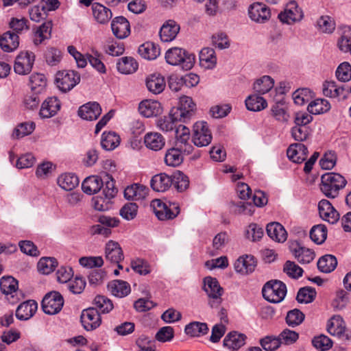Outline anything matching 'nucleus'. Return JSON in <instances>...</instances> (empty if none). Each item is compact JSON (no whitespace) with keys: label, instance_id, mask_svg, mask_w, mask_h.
Wrapping results in <instances>:
<instances>
[{"label":"nucleus","instance_id":"obj_50","mask_svg":"<svg viewBox=\"0 0 351 351\" xmlns=\"http://www.w3.org/2000/svg\"><path fill=\"white\" fill-rule=\"evenodd\" d=\"M274 85V80L268 75H264L254 82V90L258 94L263 95L269 92Z\"/></svg>","mask_w":351,"mask_h":351},{"label":"nucleus","instance_id":"obj_32","mask_svg":"<svg viewBox=\"0 0 351 351\" xmlns=\"http://www.w3.org/2000/svg\"><path fill=\"white\" fill-rule=\"evenodd\" d=\"M268 236L273 240L279 243L286 241L287 234L284 227L278 222H271L266 228Z\"/></svg>","mask_w":351,"mask_h":351},{"label":"nucleus","instance_id":"obj_3","mask_svg":"<svg viewBox=\"0 0 351 351\" xmlns=\"http://www.w3.org/2000/svg\"><path fill=\"white\" fill-rule=\"evenodd\" d=\"M172 115L178 119L180 122L188 123L195 114L196 105L191 97L182 96L180 97L179 105L171 110Z\"/></svg>","mask_w":351,"mask_h":351},{"label":"nucleus","instance_id":"obj_31","mask_svg":"<svg viewBox=\"0 0 351 351\" xmlns=\"http://www.w3.org/2000/svg\"><path fill=\"white\" fill-rule=\"evenodd\" d=\"M117 68L119 73L128 75L137 71L138 64L133 57L125 56L118 60Z\"/></svg>","mask_w":351,"mask_h":351},{"label":"nucleus","instance_id":"obj_10","mask_svg":"<svg viewBox=\"0 0 351 351\" xmlns=\"http://www.w3.org/2000/svg\"><path fill=\"white\" fill-rule=\"evenodd\" d=\"M213 136L208 128V123L205 121H197L193 125V142L197 147H205L208 145Z\"/></svg>","mask_w":351,"mask_h":351},{"label":"nucleus","instance_id":"obj_27","mask_svg":"<svg viewBox=\"0 0 351 351\" xmlns=\"http://www.w3.org/2000/svg\"><path fill=\"white\" fill-rule=\"evenodd\" d=\"M149 189L141 184H133L125 188L124 197L127 199L140 200L144 199L148 194Z\"/></svg>","mask_w":351,"mask_h":351},{"label":"nucleus","instance_id":"obj_47","mask_svg":"<svg viewBox=\"0 0 351 351\" xmlns=\"http://www.w3.org/2000/svg\"><path fill=\"white\" fill-rule=\"evenodd\" d=\"M184 331L191 337H199L207 334L208 327L206 323L193 322L185 326Z\"/></svg>","mask_w":351,"mask_h":351},{"label":"nucleus","instance_id":"obj_41","mask_svg":"<svg viewBox=\"0 0 351 351\" xmlns=\"http://www.w3.org/2000/svg\"><path fill=\"white\" fill-rule=\"evenodd\" d=\"M58 185L65 191H71L79 184V179L74 173H64L58 178Z\"/></svg>","mask_w":351,"mask_h":351},{"label":"nucleus","instance_id":"obj_43","mask_svg":"<svg viewBox=\"0 0 351 351\" xmlns=\"http://www.w3.org/2000/svg\"><path fill=\"white\" fill-rule=\"evenodd\" d=\"M120 143V137L115 132H104L101 136V145L107 151L113 150Z\"/></svg>","mask_w":351,"mask_h":351},{"label":"nucleus","instance_id":"obj_57","mask_svg":"<svg viewBox=\"0 0 351 351\" xmlns=\"http://www.w3.org/2000/svg\"><path fill=\"white\" fill-rule=\"evenodd\" d=\"M342 322V318L340 316H333L328 322V332L332 335L341 336L345 330L344 327L341 326Z\"/></svg>","mask_w":351,"mask_h":351},{"label":"nucleus","instance_id":"obj_63","mask_svg":"<svg viewBox=\"0 0 351 351\" xmlns=\"http://www.w3.org/2000/svg\"><path fill=\"white\" fill-rule=\"evenodd\" d=\"M313 346L320 351L328 350L332 346V340L324 335L315 337L312 340Z\"/></svg>","mask_w":351,"mask_h":351},{"label":"nucleus","instance_id":"obj_15","mask_svg":"<svg viewBox=\"0 0 351 351\" xmlns=\"http://www.w3.org/2000/svg\"><path fill=\"white\" fill-rule=\"evenodd\" d=\"M248 14L252 21L261 23H265L271 17V12L267 6L258 2L254 3L250 6Z\"/></svg>","mask_w":351,"mask_h":351},{"label":"nucleus","instance_id":"obj_60","mask_svg":"<svg viewBox=\"0 0 351 351\" xmlns=\"http://www.w3.org/2000/svg\"><path fill=\"white\" fill-rule=\"evenodd\" d=\"M35 129L34 122H25L18 125L14 129L12 136L16 138H21L30 134Z\"/></svg>","mask_w":351,"mask_h":351},{"label":"nucleus","instance_id":"obj_37","mask_svg":"<svg viewBox=\"0 0 351 351\" xmlns=\"http://www.w3.org/2000/svg\"><path fill=\"white\" fill-rule=\"evenodd\" d=\"M108 289L113 295L119 298L128 295L131 291L130 285L127 282L120 280L110 282L108 285Z\"/></svg>","mask_w":351,"mask_h":351},{"label":"nucleus","instance_id":"obj_39","mask_svg":"<svg viewBox=\"0 0 351 351\" xmlns=\"http://www.w3.org/2000/svg\"><path fill=\"white\" fill-rule=\"evenodd\" d=\"M52 22L48 21L43 23L34 32V43L35 45L41 44L44 40L51 38Z\"/></svg>","mask_w":351,"mask_h":351},{"label":"nucleus","instance_id":"obj_34","mask_svg":"<svg viewBox=\"0 0 351 351\" xmlns=\"http://www.w3.org/2000/svg\"><path fill=\"white\" fill-rule=\"evenodd\" d=\"M138 52L139 55L147 60H155L160 53L158 45L153 42H145L140 45Z\"/></svg>","mask_w":351,"mask_h":351},{"label":"nucleus","instance_id":"obj_35","mask_svg":"<svg viewBox=\"0 0 351 351\" xmlns=\"http://www.w3.org/2000/svg\"><path fill=\"white\" fill-rule=\"evenodd\" d=\"M92 10L94 18L99 23L106 24L112 16L111 10L99 3H94Z\"/></svg>","mask_w":351,"mask_h":351},{"label":"nucleus","instance_id":"obj_18","mask_svg":"<svg viewBox=\"0 0 351 351\" xmlns=\"http://www.w3.org/2000/svg\"><path fill=\"white\" fill-rule=\"evenodd\" d=\"M77 113L84 120L93 121L101 114V108L97 102L90 101L80 106Z\"/></svg>","mask_w":351,"mask_h":351},{"label":"nucleus","instance_id":"obj_17","mask_svg":"<svg viewBox=\"0 0 351 351\" xmlns=\"http://www.w3.org/2000/svg\"><path fill=\"white\" fill-rule=\"evenodd\" d=\"M290 250L301 264L310 263L315 258V252L312 250L302 246L297 241L291 243Z\"/></svg>","mask_w":351,"mask_h":351},{"label":"nucleus","instance_id":"obj_1","mask_svg":"<svg viewBox=\"0 0 351 351\" xmlns=\"http://www.w3.org/2000/svg\"><path fill=\"white\" fill-rule=\"evenodd\" d=\"M321 181V191L328 198L336 197L339 190L344 188L347 183L343 176L334 172L324 174L322 176Z\"/></svg>","mask_w":351,"mask_h":351},{"label":"nucleus","instance_id":"obj_12","mask_svg":"<svg viewBox=\"0 0 351 351\" xmlns=\"http://www.w3.org/2000/svg\"><path fill=\"white\" fill-rule=\"evenodd\" d=\"M0 289L7 295L10 303H16L19 300L18 297L21 292L18 289V281L12 276H3L0 280Z\"/></svg>","mask_w":351,"mask_h":351},{"label":"nucleus","instance_id":"obj_14","mask_svg":"<svg viewBox=\"0 0 351 351\" xmlns=\"http://www.w3.org/2000/svg\"><path fill=\"white\" fill-rule=\"evenodd\" d=\"M80 319L84 328L87 331L96 329L101 323L99 313L93 307L83 310Z\"/></svg>","mask_w":351,"mask_h":351},{"label":"nucleus","instance_id":"obj_13","mask_svg":"<svg viewBox=\"0 0 351 351\" xmlns=\"http://www.w3.org/2000/svg\"><path fill=\"white\" fill-rule=\"evenodd\" d=\"M176 147L183 151V154H190L193 150V145L189 143L190 131L186 126L180 124L174 131Z\"/></svg>","mask_w":351,"mask_h":351},{"label":"nucleus","instance_id":"obj_33","mask_svg":"<svg viewBox=\"0 0 351 351\" xmlns=\"http://www.w3.org/2000/svg\"><path fill=\"white\" fill-rule=\"evenodd\" d=\"M245 335L231 332L223 339V346L230 350H237L245 344Z\"/></svg>","mask_w":351,"mask_h":351},{"label":"nucleus","instance_id":"obj_62","mask_svg":"<svg viewBox=\"0 0 351 351\" xmlns=\"http://www.w3.org/2000/svg\"><path fill=\"white\" fill-rule=\"evenodd\" d=\"M343 87H339L333 81L326 82L324 84L323 93L329 97H337L343 94Z\"/></svg>","mask_w":351,"mask_h":351},{"label":"nucleus","instance_id":"obj_49","mask_svg":"<svg viewBox=\"0 0 351 351\" xmlns=\"http://www.w3.org/2000/svg\"><path fill=\"white\" fill-rule=\"evenodd\" d=\"M93 308L100 313H108L113 308L112 301L104 295H97L93 302Z\"/></svg>","mask_w":351,"mask_h":351},{"label":"nucleus","instance_id":"obj_21","mask_svg":"<svg viewBox=\"0 0 351 351\" xmlns=\"http://www.w3.org/2000/svg\"><path fill=\"white\" fill-rule=\"evenodd\" d=\"M38 308V304L36 301L29 300L21 303L16 308V317L20 320H27L31 318Z\"/></svg>","mask_w":351,"mask_h":351},{"label":"nucleus","instance_id":"obj_59","mask_svg":"<svg viewBox=\"0 0 351 351\" xmlns=\"http://www.w3.org/2000/svg\"><path fill=\"white\" fill-rule=\"evenodd\" d=\"M317 25L320 32L325 34H331L335 29V23L329 16H322L317 21Z\"/></svg>","mask_w":351,"mask_h":351},{"label":"nucleus","instance_id":"obj_4","mask_svg":"<svg viewBox=\"0 0 351 351\" xmlns=\"http://www.w3.org/2000/svg\"><path fill=\"white\" fill-rule=\"evenodd\" d=\"M286 293L285 284L277 280L266 282L262 289L263 298L271 303H279L282 301Z\"/></svg>","mask_w":351,"mask_h":351},{"label":"nucleus","instance_id":"obj_58","mask_svg":"<svg viewBox=\"0 0 351 351\" xmlns=\"http://www.w3.org/2000/svg\"><path fill=\"white\" fill-rule=\"evenodd\" d=\"M316 297L315 289L311 287H305L300 289L296 300L299 303L308 304L312 302Z\"/></svg>","mask_w":351,"mask_h":351},{"label":"nucleus","instance_id":"obj_29","mask_svg":"<svg viewBox=\"0 0 351 351\" xmlns=\"http://www.w3.org/2000/svg\"><path fill=\"white\" fill-rule=\"evenodd\" d=\"M150 184L153 190L164 192L172 185V176L166 173H160L152 177Z\"/></svg>","mask_w":351,"mask_h":351},{"label":"nucleus","instance_id":"obj_48","mask_svg":"<svg viewBox=\"0 0 351 351\" xmlns=\"http://www.w3.org/2000/svg\"><path fill=\"white\" fill-rule=\"evenodd\" d=\"M178 121L179 120L172 115V111L171 110L169 116H165L158 120L157 125L163 132H174L178 126L176 125Z\"/></svg>","mask_w":351,"mask_h":351},{"label":"nucleus","instance_id":"obj_51","mask_svg":"<svg viewBox=\"0 0 351 351\" xmlns=\"http://www.w3.org/2000/svg\"><path fill=\"white\" fill-rule=\"evenodd\" d=\"M101 180L103 195L113 198L117 193V189L114 186L115 181L112 176L106 173L101 176Z\"/></svg>","mask_w":351,"mask_h":351},{"label":"nucleus","instance_id":"obj_8","mask_svg":"<svg viewBox=\"0 0 351 351\" xmlns=\"http://www.w3.org/2000/svg\"><path fill=\"white\" fill-rule=\"evenodd\" d=\"M278 18L282 23L292 25L302 21L304 13L295 1H291L286 5L284 11L278 14Z\"/></svg>","mask_w":351,"mask_h":351},{"label":"nucleus","instance_id":"obj_45","mask_svg":"<svg viewBox=\"0 0 351 351\" xmlns=\"http://www.w3.org/2000/svg\"><path fill=\"white\" fill-rule=\"evenodd\" d=\"M245 106L247 110L257 112L265 109L267 106V101L257 95H252L245 99Z\"/></svg>","mask_w":351,"mask_h":351},{"label":"nucleus","instance_id":"obj_36","mask_svg":"<svg viewBox=\"0 0 351 351\" xmlns=\"http://www.w3.org/2000/svg\"><path fill=\"white\" fill-rule=\"evenodd\" d=\"M82 188L88 195L99 192L102 188L101 176H92L86 178L82 184Z\"/></svg>","mask_w":351,"mask_h":351},{"label":"nucleus","instance_id":"obj_23","mask_svg":"<svg viewBox=\"0 0 351 351\" xmlns=\"http://www.w3.org/2000/svg\"><path fill=\"white\" fill-rule=\"evenodd\" d=\"M106 258L111 263H119L123 259V250L119 243L109 241L106 244Z\"/></svg>","mask_w":351,"mask_h":351},{"label":"nucleus","instance_id":"obj_42","mask_svg":"<svg viewBox=\"0 0 351 351\" xmlns=\"http://www.w3.org/2000/svg\"><path fill=\"white\" fill-rule=\"evenodd\" d=\"M182 153H183V151L177 147L169 149L165 156L166 165L170 167L179 166L183 161Z\"/></svg>","mask_w":351,"mask_h":351},{"label":"nucleus","instance_id":"obj_64","mask_svg":"<svg viewBox=\"0 0 351 351\" xmlns=\"http://www.w3.org/2000/svg\"><path fill=\"white\" fill-rule=\"evenodd\" d=\"M29 18L32 21L38 23L45 19L47 16L46 6L44 5H34L29 10Z\"/></svg>","mask_w":351,"mask_h":351},{"label":"nucleus","instance_id":"obj_19","mask_svg":"<svg viewBox=\"0 0 351 351\" xmlns=\"http://www.w3.org/2000/svg\"><path fill=\"white\" fill-rule=\"evenodd\" d=\"M111 29L113 34L119 39H123L130 34L129 21L124 16H117L111 23Z\"/></svg>","mask_w":351,"mask_h":351},{"label":"nucleus","instance_id":"obj_61","mask_svg":"<svg viewBox=\"0 0 351 351\" xmlns=\"http://www.w3.org/2000/svg\"><path fill=\"white\" fill-rule=\"evenodd\" d=\"M112 197L105 195H97L93 198V204L95 210L99 211L108 210L111 208Z\"/></svg>","mask_w":351,"mask_h":351},{"label":"nucleus","instance_id":"obj_55","mask_svg":"<svg viewBox=\"0 0 351 351\" xmlns=\"http://www.w3.org/2000/svg\"><path fill=\"white\" fill-rule=\"evenodd\" d=\"M58 262L55 258L43 257L37 264L38 270L43 274H49L56 268Z\"/></svg>","mask_w":351,"mask_h":351},{"label":"nucleus","instance_id":"obj_56","mask_svg":"<svg viewBox=\"0 0 351 351\" xmlns=\"http://www.w3.org/2000/svg\"><path fill=\"white\" fill-rule=\"evenodd\" d=\"M172 185L179 192L185 191L189 186L188 176L180 171H177L172 176Z\"/></svg>","mask_w":351,"mask_h":351},{"label":"nucleus","instance_id":"obj_11","mask_svg":"<svg viewBox=\"0 0 351 351\" xmlns=\"http://www.w3.org/2000/svg\"><path fill=\"white\" fill-rule=\"evenodd\" d=\"M35 55L32 51H21L16 57L14 70L19 75L28 74L32 69Z\"/></svg>","mask_w":351,"mask_h":351},{"label":"nucleus","instance_id":"obj_22","mask_svg":"<svg viewBox=\"0 0 351 351\" xmlns=\"http://www.w3.org/2000/svg\"><path fill=\"white\" fill-rule=\"evenodd\" d=\"M139 112L145 117H156L160 114V103L155 100H144L139 104Z\"/></svg>","mask_w":351,"mask_h":351},{"label":"nucleus","instance_id":"obj_52","mask_svg":"<svg viewBox=\"0 0 351 351\" xmlns=\"http://www.w3.org/2000/svg\"><path fill=\"white\" fill-rule=\"evenodd\" d=\"M47 79L43 74L34 73L29 77V86L36 93H40L46 87Z\"/></svg>","mask_w":351,"mask_h":351},{"label":"nucleus","instance_id":"obj_25","mask_svg":"<svg viewBox=\"0 0 351 351\" xmlns=\"http://www.w3.org/2000/svg\"><path fill=\"white\" fill-rule=\"evenodd\" d=\"M60 108V102L56 97H49L42 104L40 115L43 118L54 116Z\"/></svg>","mask_w":351,"mask_h":351},{"label":"nucleus","instance_id":"obj_40","mask_svg":"<svg viewBox=\"0 0 351 351\" xmlns=\"http://www.w3.org/2000/svg\"><path fill=\"white\" fill-rule=\"evenodd\" d=\"M146 147L150 149L158 151L161 149L165 143V138L158 132H150L147 134L144 138Z\"/></svg>","mask_w":351,"mask_h":351},{"label":"nucleus","instance_id":"obj_30","mask_svg":"<svg viewBox=\"0 0 351 351\" xmlns=\"http://www.w3.org/2000/svg\"><path fill=\"white\" fill-rule=\"evenodd\" d=\"M19 45V36L10 31L5 32L0 37V47L6 52L15 50Z\"/></svg>","mask_w":351,"mask_h":351},{"label":"nucleus","instance_id":"obj_20","mask_svg":"<svg viewBox=\"0 0 351 351\" xmlns=\"http://www.w3.org/2000/svg\"><path fill=\"white\" fill-rule=\"evenodd\" d=\"M308 154L307 147L302 143L291 144L287 149V157L295 163H302L306 159Z\"/></svg>","mask_w":351,"mask_h":351},{"label":"nucleus","instance_id":"obj_9","mask_svg":"<svg viewBox=\"0 0 351 351\" xmlns=\"http://www.w3.org/2000/svg\"><path fill=\"white\" fill-rule=\"evenodd\" d=\"M63 305V297L58 291L48 293L42 300L43 310L48 315H55L59 313Z\"/></svg>","mask_w":351,"mask_h":351},{"label":"nucleus","instance_id":"obj_6","mask_svg":"<svg viewBox=\"0 0 351 351\" xmlns=\"http://www.w3.org/2000/svg\"><path fill=\"white\" fill-rule=\"evenodd\" d=\"M203 290L210 298L209 304L212 308L218 307L222 302L223 289L215 278L207 276L204 278Z\"/></svg>","mask_w":351,"mask_h":351},{"label":"nucleus","instance_id":"obj_54","mask_svg":"<svg viewBox=\"0 0 351 351\" xmlns=\"http://www.w3.org/2000/svg\"><path fill=\"white\" fill-rule=\"evenodd\" d=\"M327 237V229L324 225L314 226L310 231V238L316 244L323 243Z\"/></svg>","mask_w":351,"mask_h":351},{"label":"nucleus","instance_id":"obj_5","mask_svg":"<svg viewBox=\"0 0 351 351\" xmlns=\"http://www.w3.org/2000/svg\"><path fill=\"white\" fill-rule=\"evenodd\" d=\"M154 212L160 220L173 219L180 213V206L177 202H163L154 199L152 202Z\"/></svg>","mask_w":351,"mask_h":351},{"label":"nucleus","instance_id":"obj_44","mask_svg":"<svg viewBox=\"0 0 351 351\" xmlns=\"http://www.w3.org/2000/svg\"><path fill=\"white\" fill-rule=\"evenodd\" d=\"M337 261L335 256L326 254L322 256L317 261L318 269L324 273H330L335 270Z\"/></svg>","mask_w":351,"mask_h":351},{"label":"nucleus","instance_id":"obj_7","mask_svg":"<svg viewBox=\"0 0 351 351\" xmlns=\"http://www.w3.org/2000/svg\"><path fill=\"white\" fill-rule=\"evenodd\" d=\"M80 82V75L74 71H58L56 75V83L63 93L73 89Z\"/></svg>","mask_w":351,"mask_h":351},{"label":"nucleus","instance_id":"obj_38","mask_svg":"<svg viewBox=\"0 0 351 351\" xmlns=\"http://www.w3.org/2000/svg\"><path fill=\"white\" fill-rule=\"evenodd\" d=\"M199 62L201 65L206 69H213L217 63L215 50L210 47L203 48L199 53Z\"/></svg>","mask_w":351,"mask_h":351},{"label":"nucleus","instance_id":"obj_16","mask_svg":"<svg viewBox=\"0 0 351 351\" xmlns=\"http://www.w3.org/2000/svg\"><path fill=\"white\" fill-rule=\"evenodd\" d=\"M320 217L331 224L336 223L339 219V214L327 199H322L318 204Z\"/></svg>","mask_w":351,"mask_h":351},{"label":"nucleus","instance_id":"obj_46","mask_svg":"<svg viewBox=\"0 0 351 351\" xmlns=\"http://www.w3.org/2000/svg\"><path fill=\"white\" fill-rule=\"evenodd\" d=\"M330 108V104L328 100L317 99L308 105L307 110L312 114H319L328 112Z\"/></svg>","mask_w":351,"mask_h":351},{"label":"nucleus","instance_id":"obj_24","mask_svg":"<svg viewBox=\"0 0 351 351\" xmlns=\"http://www.w3.org/2000/svg\"><path fill=\"white\" fill-rule=\"evenodd\" d=\"M180 31V25L173 20L167 21L160 28L159 34L162 42L173 40Z\"/></svg>","mask_w":351,"mask_h":351},{"label":"nucleus","instance_id":"obj_28","mask_svg":"<svg viewBox=\"0 0 351 351\" xmlns=\"http://www.w3.org/2000/svg\"><path fill=\"white\" fill-rule=\"evenodd\" d=\"M256 262L252 256L239 257L234 263V269L242 274H248L254 271Z\"/></svg>","mask_w":351,"mask_h":351},{"label":"nucleus","instance_id":"obj_26","mask_svg":"<svg viewBox=\"0 0 351 351\" xmlns=\"http://www.w3.org/2000/svg\"><path fill=\"white\" fill-rule=\"evenodd\" d=\"M145 83L148 90L154 95L162 93L166 86L164 77L156 73L149 75L146 78Z\"/></svg>","mask_w":351,"mask_h":351},{"label":"nucleus","instance_id":"obj_2","mask_svg":"<svg viewBox=\"0 0 351 351\" xmlns=\"http://www.w3.org/2000/svg\"><path fill=\"white\" fill-rule=\"evenodd\" d=\"M165 60L169 64L180 66L182 69L188 71L193 66L195 56L184 49L173 47L167 51Z\"/></svg>","mask_w":351,"mask_h":351},{"label":"nucleus","instance_id":"obj_53","mask_svg":"<svg viewBox=\"0 0 351 351\" xmlns=\"http://www.w3.org/2000/svg\"><path fill=\"white\" fill-rule=\"evenodd\" d=\"M305 315L299 309L294 308L287 312L285 317L287 324L292 328L300 326L304 320Z\"/></svg>","mask_w":351,"mask_h":351}]
</instances>
